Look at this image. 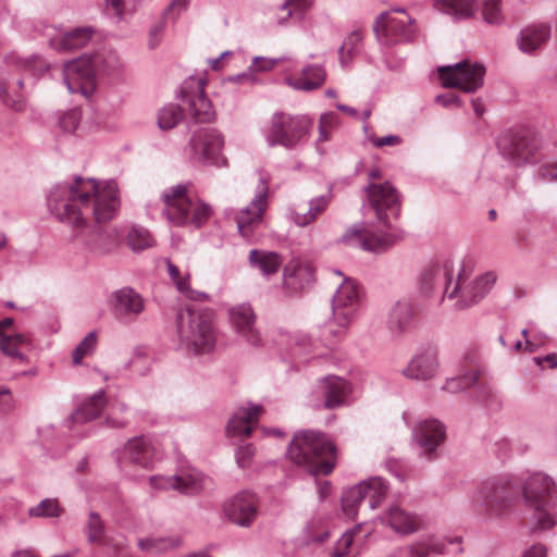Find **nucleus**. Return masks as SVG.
<instances>
[{"label": "nucleus", "mask_w": 557, "mask_h": 557, "mask_svg": "<svg viewBox=\"0 0 557 557\" xmlns=\"http://www.w3.org/2000/svg\"><path fill=\"white\" fill-rule=\"evenodd\" d=\"M47 203L60 222L83 228L91 220L100 224L115 215L120 207L119 188L114 180L100 185L95 178L75 175L71 182L53 185Z\"/></svg>", "instance_id": "f257e3e1"}, {"label": "nucleus", "mask_w": 557, "mask_h": 557, "mask_svg": "<svg viewBox=\"0 0 557 557\" xmlns=\"http://www.w3.org/2000/svg\"><path fill=\"white\" fill-rule=\"evenodd\" d=\"M364 191L375 212V228H366L362 223H356L344 232L341 243L368 252L383 253L404 238V231L391 221L399 218V195L389 182L371 183L364 188Z\"/></svg>", "instance_id": "f03ea898"}, {"label": "nucleus", "mask_w": 557, "mask_h": 557, "mask_svg": "<svg viewBox=\"0 0 557 557\" xmlns=\"http://www.w3.org/2000/svg\"><path fill=\"white\" fill-rule=\"evenodd\" d=\"M287 455L311 475H329L335 467L336 446L321 431L302 430L294 434Z\"/></svg>", "instance_id": "7ed1b4c3"}, {"label": "nucleus", "mask_w": 557, "mask_h": 557, "mask_svg": "<svg viewBox=\"0 0 557 557\" xmlns=\"http://www.w3.org/2000/svg\"><path fill=\"white\" fill-rule=\"evenodd\" d=\"M520 495L529 510H532L533 531H545L556 524L557 486L554 480L542 472H534L523 481L520 479Z\"/></svg>", "instance_id": "20e7f679"}, {"label": "nucleus", "mask_w": 557, "mask_h": 557, "mask_svg": "<svg viewBox=\"0 0 557 557\" xmlns=\"http://www.w3.org/2000/svg\"><path fill=\"white\" fill-rule=\"evenodd\" d=\"M176 324L181 345L188 352L202 355L214 349L216 332L213 310L187 308L178 312Z\"/></svg>", "instance_id": "39448f33"}, {"label": "nucleus", "mask_w": 557, "mask_h": 557, "mask_svg": "<svg viewBox=\"0 0 557 557\" xmlns=\"http://www.w3.org/2000/svg\"><path fill=\"white\" fill-rule=\"evenodd\" d=\"M4 62L13 73L0 78V99L5 107L15 112H21L25 108V99L20 90L24 86L25 78L27 76L36 78L48 71L49 66L37 54L21 58L11 53L4 58Z\"/></svg>", "instance_id": "423d86ee"}, {"label": "nucleus", "mask_w": 557, "mask_h": 557, "mask_svg": "<svg viewBox=\"0 0 557 557\" xmlns=\"http://www.w3.org/2000/svg\"><path fill=\"white\" fill-rule=\"evenodd\" d=\"M190 183H182L165 189L162 200L165 205L164 213L177 226L194 225L200 228L210 218L211 207L188 195Z\"/></svg>", "instance_id": "0eeeda50"}, {"label": "nucleus", "mask_w": 557, "mask_h": 557, "mask_svg": "<svg viewBox=\"0 0 557 557\" xmlns=\"http://www.w3.org/2000/svg\"><path fill=\"white\" fill-rule=\"evenodd\" d=\"M520 485V478L513 474L487 479L473 495L472 502L486 516H502L519 497Z\"/></svg>", "instance_id": "6e6552de"}, {"label": "nucleus", "mask_w": 557, "mask_h": 557, "mask_svg": "<svg viewBox=\"0 0 557 557\" xmlns=\"http://www.w3.org/2000/svg\"><path fill=\"white\" fill-rule=\"evenodd\" d=\"M541 140L528 126H516L497 139V149L502 158L511 166L520 168L539 161Z\"/></svg>", "instance_id": "1a4fd4ad"}, {"label": "nucleus", "mask_w": 557, "mask_h": 557, "mask_svg": "<svg viewBox=\"0 0 557 557\" xmlns=\"http://www.w3.org/2000/svg\"><path fill=\"white\" fill-rule=\"evenodd\" d=\"M360 308V294L357 284L350 280L345 278L336 289L332 298V312L334 323L324 325L320 339L325 346L333 344V339L341 337L346 327L354 321Z\"/></svg>", "instance_id": "9d476101"}, {"label": "nucleus", "mask_w": 557, "mask_h": 557, "mask_svg": "<svg viewBox=\"0 0 557 557\" xmlns=\"http://www.w3.org/2000/svg\"><path fill=\"white\" fill-rule=\"evenodd\" d=\"M311 127L312 120L307 115L275 112L267 133V143L270 147L282 146L294 149L309 135Z\"/></svg>", "instance_id": "9b49d317"}, {"label": "nucleus", "mask_w": 557, "mask_h": 557, "mask_svg": "<svg viewBox=\"0 0 557 557\" xmlns=\"http://www.w3.org/2000/svg\"><path fill=\"white\" fill-rule=\"evenodd\" d=\"M224 137L212 127L196 129L189 140L190 158L205 165L225 166L227 159L223 156Z\"/></svg>", "instance_id": "f8f14e48"}, {"label": "nucleus", "mask_w": 557, "mask_h": 557, "mask_svg": "<svg viewBox=\"0 0 557 557\" xmlns=\"http://www.w3.org/2000/svg\"><path fill=\"white\" fill-rule=\"evenodd\" d=\"M388 491L387 482L381 476H372L351 487L344 490L342 509L349 518H355L358 506L368 500L369 507L375 509L385 499Z\"/></svg>", "instance_id": "ddd939ff"}, {"label": "nucleus", "mask_w": 557, "mask_h": 557, "mask_svg": "<svg viewBox=\"0 0 557 557\" xmlns=\"http://www.w3.org/2000/svg\"><path fill=\"white\" fill-rule=\"evenodd\" d=\"M438 75L445 88H457L471 94L483 86L485 67L481 63L462 60L438 67Z\"/></svg>", "instance_id": "4468645a"}, {"label": "nucleus", "mask_w": 557, "mask_h": 557, "mask_svg": "<svg viewBox=\"0 0 557 557\" xmlns=\"http://www.w3.org/2000/svg\"><path fill=\"white\" fill-rule=\"evenodd\" d=\"M414 20L401 21L389 16L388 11L382 12L373 24V33L382 45L392 46L400 42H412L416 38Z\"/></svg>", "instance_id": "2eb2a0df"}, {"label": "nucleus", "mask_w": 557, "mask_h": 557, "mask_svg": "<svg viewBox=\"0 0 557 557\" xmlns=\"http://www.w3.org/2000/svg\"><path fill=\"white\" fill-rule=\"evenodd\" d=\"M463 282L465 274L463 271H460L454 288L448 294V298L451 299L457 293H460L459 300L456 304L458 309H466L480 302L492 289L496 282V275L493 272H486L466 286H463Z\"/></svg>", "instance_id": "dca6fc26"}, {"label": "nucleus", "mask_w": 557, "mask_h": 557, "mask_svg": "<svg viewBox=\"0 0 557 557\" xmlns=\"http://www.w3.org/2000/svg\"><path fill=\"white\" fill-rule=\"evenodd\" d=\"M226 518L240 528H249L259 515V498L250 491H240L223 505Z\"/></svg>", "instance_id": "f3484780"}, {"label": "nucleus", "mask_w": 557, "mask_h": 557, "mask_svg": "<svg viewBox=\"0 0 557 557\" xmlns=\"http://www.w3.org/2000/svg\"><path fill=\"white\" fill-rule=\"evenodd\" d=\"M95 66L91 58L81 57L64 64L63 81L71 94L88 97L94 90Z\"/></svg>", "instance_id": "a211bd4d"}, {"label": "nucleus", "mask_w": 557, "mask_h": 557, "mask_svg": "<svg viewBox=\"0 0 557 557\" xmlns=\"http://www.w3.org/2000/svg\"><path fill=\"white\" fill-rule=\"evenodd\" d=\"M203 79L184 82L181 88V99L187 101L189 111L197 123H210L215 119L212 103L205 92Z\"/></svg>", "instance_id": "6ab92c4d"}, {"label": "nucleus", "mask_w": 557, "mask_h": 557, "mask_svg": "<svg viewBox=\"0 0 557 557\" xmlns=\"http://www.w3.org/2000/svg\"><path fill=\"white\" fill-rule=\"evenodd\" d=\"M268 183L264 178H261L257 186L255 197L236 216L238 232L246 239H250L252 237L253 224L259 223L262 219L263 212L268 206Z\"/></svg>", "instance_id": "aec40b11"}, {"label": "nucleus", "mask_w": 557, "mask_h": 557, "mask_svg": "<svg viewBox=\"0 0 557 557\" xmlns=\"http://www.w3.org/2000/svg\"><path fill=\"white\" fill-rule=\"evenodd\" d=\"M419 307L409 299L396 301L388 311L386 326L392 336L400 337L411 332L419 321Z\"/></svg>", "instance_id": "412c9836"}, {"label": "nucleus", "mask_w": 557, "mask_h": 557, "mask_svg": "<svg viewBox=\"0 0 557 557\" xmlns=\"http://www.w3.org/2000/svg\"><path fill=\"white\" fill-rule=\"evenodd\" d=\"M483 371L481 358L475 349H468L461 358L459 374L447 379L442 389L449 393H458L471 387L478 382Z\"/></svg>", "instance_id": "4be33fe9"}, {"label": "nucleus", "mask_w": 557, "mask_h": 557, "mask_svg": "<svg viewBox=\"0 0 557 557\" xmlns=\"http://www.w3.org/2000/svg\"><path fill=\"white\" fill-rule=\"evenodd\" d=\"M154 461L156 448L152 441L145 435L128 440L119 456L120 465L129 463L143 469H152Z\"/></svg>", "instance_id": "5701e85b"}, {"label": "nucleus", "mask_w": 557, "mask_h": 557, "mask_svg": "<svg viewBox=\"0 0 557 557\" xmlns=\"http://www.w3.org/2000/svg\"><path fill=\"white\" fill-rule=\"evenodd\" d=\"M318 392L323 398L322 408L333 410L347 405L352 388L344 377L327 375L319 381Z\"/></svg>", "instance_id": "b1692460"}, {"label": "nucleus", "mask_w": 557, "mask_h": 557, "mask_svg": "<svg viewBox=\"0 0 557 557\" xmlns=\"http://www.w3.org/2000/svg\"><path fill=\"white\" fill-rule=\"evenodd\" d=\"M453 280V262L446 260L426 265L419 277V287L424 296H431L437 288H444V296L450 293L448 287Z\"/></svg>", "instance_id": "393cba45"}, {"label": "nucleus", "mask_w": 557, "mask_h": 557, "mask_svg": "<svg viewBox=\"0 0 557 557\" xmlns=\"http://www.w3.org/2000/svg\"><path fill=\"white\" fill-rule=\"evenodd\" d=\"M413 438L422 449V454L432 457L437 447L446 438V428L437 419L420 421L412 431Z\"/></svg>", "instance_id": "a878e982"}, {"label": "nucleus", "mask_w": 557, "mask_h": 557, "mask_svg": "<svg viewBox=\"0 0 557 557\" xmlns=\"http://www.w3.org/2000/svg\"><path fill=\"white\" fill-rule=\"evenodd\" d=\"M315 282V269L309 262L290 261L283 273V285L290 294L309 290Z\"/></svg>", "instance_id": "bb28decb"}, {"label": "nucleus", "mask_w": 557, "mask_h": 557, "mask_svg": "<svg viewBox=\"0 0 557 557\" xmlns=\"http://www.w3.org/2000/svg\"><path fill=\"white\" fill-rule=\"evenodd\" d=\"M232 325L249 345L259 347L262 338L259 331L255 327L256 315L248 304H242L230 310Z\"/></svg>", "instance_id": "cd10ccee"}, {"label": "nucleus", "mask_w": 557, "mask_h": 557, "mask_svg": "<svg viewBox=\"0 0 557 557\" xmlns=\"http://www.w3.org/2000/svg\"><path fill=\"white\" fill-rule=\"evenodd\" d=\"M150 483L154 488L175 490L184 495H197L202 490L201 474L181 473L171 476H151Z\"/></svg>", "instance_id": "c85d7f7f"}, {"label": "nucleus", "mask_w": 557, "mask_h": 557, "mask_svg": "<svg viewBox=\"0 0 557 557\" xmlns=\"http://www.w3.org/2000/svg\"><path fill=\"white\" fill-rule=\"evenodd\" d=\"M552 28L547 23H533L523 27L518 37L517 46L525 54H534L549 40Z\"/></svg>", "instance_id": "c756f323"}, {"label": "nucleus", "mask_w": 557, "mask_h": 557, "mask_svg": "<svg viewBox=\"0 0 557 557\" xmlns=\"http://www.w3.org/2000/svg\"><path fill=\"white\" fill-rule=\"evenodd\" d=\"M95 30L90 26L75 27L49 38V46L59 52H71L85 47Z\"/></svg>", "instance_id": "7c9ffc66"}, {"label": "nucleus", "mask_w": 557, "mask_h": 557, "mask_svg": "<svg viewBox=\"0 0 557 557\" xmlns=\"http://www.w3.org/2000/svg\"><path fill=\"white\" fill-rule=\"evenodd\" d=\"M262 411L261 405H250L248 408L239 407L226 424V435L248 437L252 433L253 423H257Z\"/></svg>", "instance_id": "2f4dec72"}, {"label": "nucleus", "mask_w": 557, "mask_h": 557, "mask_svg": "<svg viewBox=\"0 0 557 557\" xmlns=\"http://www.w3.org/2000/svg\"><path fill=\"white\" fill-rule=\"evenodd\" d=\"M437 368V354L432 349H426L410 360L403 370V374L411 380L426 381L435 375Z\"/></svg>", "instance_id": "473e14b6"}, {"label": "nucleus", "mask_w": 557, "mask_h": 557, "mask_svg": "<svg viewBox=\"0 0 557 557\" xmlns=\"http://www.w3.org/2000/svg\"><path fill=\"white\" fill-rule=\"evenodd\" d=\"M434 5L454 21L473 18L480 11L479 0H434Z\"/></svg>", "instance_id": "72a5a7b5"}, {"label": "nucleus", "mask_w": 557, "mask_h": 557, "mask_svg": "<svg viewBox=\"0 0 557 557\" xmlns=\"http://www.w3.org/2000/svg\"><path fill=\"white\" fill-rule=\"evenodd\" d=\"M114 311L119 317L137 315L144 310L141 296L131 287L119 289L114 294Z\"/></svg>", "instance_id": "f704fd0d"}, {"label": "nucleus", "mask_w": 557, "mask_h": 557, "mask_svg": "<svg viewBox=\"0 0 557 557\" xmlns=\"http://www.w3.org/2000/svg\"><path fill=\"white\" fill-rule=\"evenodd\" d=\"M325 78L326 73L323 66L309 64L302 69L299 77L287 78L286 82L297 90L311 91L320 88Z\"/></svg>", "instance_id": "c9c22d12"}, {"label": "nucleus", "mask_w": 557, "mask_h": 557, "mask_svg": "<svg viewBox=\"0 0 557 557\" xmlns=\"http://www.w3.org/2000/svg\"><path fill=\"white\" fill-rule=\"evenodd\" d=\"M106 404V392L99 389L92 396L85 399L73 412L72 421L74 423H85L98 418L103 411Z\"/></svg>", "instance_id": "e433bc0d"}, {"label": "nucleus", "mask_w": 557, "mask_h": 557, "mask_svg": "<svg viewBox=\"0 0 557 557\" xmlns=\"http://www.w3.org/2000/svg\"><path fill=\"white\" fill-rule=\"evenodd\" d=\"M333 186H329L327 194L314 197L309 200V208L306 212H295L294 213V222L301 227H306L312 222L317 220L319 215H321L331 203L333 198L332 194Z\"/></svg>", "instance_id": "4c0bfd02"}, {"label": "nucleus", "mask_w": 557, "mask_h": 557, "mask_svg": "<svg viewBox=\"0 0 557 557\" xmlns=\"http://www.w3.org/2000/svg\"><path fill=\"white\" fill-rule=\"evenodd\" d=\"M248 260L251 268L260 270L265 276L276 273L282 263L278 253L258 249L250 250Z\"/></svg>", "instance_id": "58836bf2"}, {"label": "nucleus", "mask_w": 557, "mask_h": 557, "mask_svg": "<svg viewBox=\"0 0 557 557\" xmlns=\"http://www.w3.org/2000/svg\"><path fill=\"white\" fill-rule=\"evenodd\" d=\"M386 521L391 528L398 533L408 534L414 532L417 529L416 517L411 516L398 506L389 507L386 515Z\"/></svg>", "instance_id": "ea45409f"}, {"label": "nucleus", "mask_w": 557, "mask_h": 557, "mask_svg": "<svg viewBox=\"0 0 557 557\" xmlns=\"http://www.w3.org/2000/svg\"><path fill=\"white\" fill-rule=\"evenodd\" d=\"M446 548L444 540L432 536L412 544L409 548V557H442Z\"/></svg>", "instance_id": "a19ab883"}, {"label": "nucleus", "mask_w": 557, "mask_h": 557, "mask_svg": "<svg viewBox=\"0 0 557 557\" xmlns=\"http://www.w3.org/2000/svg\"><path fill=\"white\" fill-rule=\"evenodd\" d=\"M29 345V339L23 334L2 335L0 341L2 354L22 362L26 361V356L21 352V348Z\"/></svg>", "instance_id": "79ce46f5"}, {"label": "nucleus", "mask_w": 557, "mask_h": 557, "mask_svg": "<svg viewBox=\"0 0 557 557\" xmlns=\"http://www.w3.org/2000/svg\"><path fill=\"white\" fill-rule=\"evenodd\" d=\"M182 540L178 536L175 537H146L138 539L137 546L140 550L147 553H164L169 549L176 548L181 545Z\"/></svg>", "instance_id": "37998d69"}, {"label": "nucleus", "mask_w": 557, "mask_h": 557, "mask_svg": "<svg viewBox=\"0 0 557 557\" xmlns=\"http://www.w3.org/2000/svg\"><path fill=\"white\" fill-rule=\"evenodd\" d=\"M86 245L95 252L106 253L114 246V237L103 227H95L86 239Z\"/></svg>", "instance_id": "c03bdc74"}, {"label": "nucleus", "mask_w": 557, "mask_h": 557, "mask_svg": "<svg viewBox=\"0 0 557 557\" xmlns=\"http://www.w3.org/2000/svg\"><path fill=\"white\" fill-rule=\"evenodd\" d=\"M184 117V110L174 103H169L158 112V126L163 129L174 128Z\"/></svg>", "instance_id": "a18cd8bd"}, {"label": "nucleus", "mask_w": 557, "mask_h": 557, "mask_svg": "<svg viewBox=\"0 0 557 557\" xmlns=\"http://www.w3.org/2000/svg\"><path fill=\"white\" fill-rule=\"evenodd\" d=\"M127 243L132 250L141 251L152 247L154 239L147 228L140 225H134L128 232Z\"/></svg>", "instance_id": "49530a36"}, {"label": "nucleus", "mask_w": 557, "mask_h": 557, "mask_svg": "<svg viewBox=\"0 0 557 557\" xmlns=\"http://www.w3.org/2000/svg\"><path fill=\"white\" fill-rule=\"evenodd\" d=\"M363 35L360 29L352 30L344 40L338 49L339 62L346 66L357 53V48L361 44Z\"/></svg>", "instance_id": "de8ad7c7"}, {"label": "nucleus", "mask_w": 557, "mask_h": 557, "mask_svg": "<svg viewBox=\"0 0 557 557\" xmlns=\"http://www.w3.org/2000/svg\"><path fill=\"white\" fill-rule=\"evenodd\" d=\"M62 512L63 508L57 498H45L38 505L28 509L30 518H58Z\"/></svg>", "instance_id": "09e8293b"}, {"label": "nucleus", "mask_w": 557, "mask_h": 557, "mask_svg": "<svg viewBox=\"0 0 557 557\" xmlns=\"http://www.w3.org/2000/svg\"><path fill=\"white\" fill-rule=\"evenodd\" d=\"M483 21L490 25L504 23L502 0H479Z\"/></svg>", "instance_id": "8fccbe9b"}, {"label": "nucleus", "mask_w": 557, "mask_h": 557, "mask_svg": "<svg viewBox=\"0 0 557 557\" xmlns=\"http://www.w3.org/2000/svg\"><path fill=\"white\" fill-rule=\"evenodd\" d=\"M471 387H473L472 397L476 403L483 405L486 408H492L498 405L497 395L493 386L488 383L480 382L478 380V382L474 383V385Z\"/></svg>", "instance_id": "3c124183"}, {"label": "nucleus", "mask_w": 557, "mask_h": 557, "mask_svg": "<svg viewBox=\"0 0 557 557\" xmlns=\"http://www.w3.org/2000/svg\"><path fill=\"white\" fill-rule=\"evenodd\" d=\"M86 535L90 544L101 545L104 536V523L100 515L96 511H90L86 524Z\"/></svg>", "instance_id": "603ef678"}, {"label": "nucleus", "mask_w": 557, "mask_h": 557, "mask_svg": "<svg viewBox=\"0 0 557 557\" xmlns=\"http://www.w3.org/2000/svg\"><path fill=\"white\" fill-rule=\"evenodd\" d=\"M82 112L78 108L58 113V125L64 133L72 134L78 127Z\"/></svg>", "instance_id": "864d4df0"}, {"label": "nucleus", "mask_w": 557, "mask_h": 557, "mask_svg": "<svg viewBox=\"0 0 557 557\" xmlns=\"http://www.w3.org/2000/svg\"><path fill=\"white\" fill-rule=\"evenodd\" d=\"M97 345V333L89 332L75 347L73 350V363L78 366L82 364V360L85 356L94 351Z\"/></svg>", "instance_id": "5fc2aeb1"}, {"label": "nucleus", "mask_w": 557, "mask_h": 557, "mask_svg": "<svg viewBox=\"0 0 557 557\" xmlns=\"http://www.w3.org/2000/svg\"><path fill=\"white\" fill-rule=\"evenodd\" d=\"M168 273L181 293L189 298H194L195 292L190 288L188 275L182 277L178 267L170 261H168Z\"/></svg>", "instance_id": "6e6d98bb"}, {"label": "nucleus", "mask_w": 557, "mask_h": 557, "mask_svg": "<svg viewBox=\"0 0 557 557\" xmlns=\"http://www.w3.org/2000/svg\"><path fill=\"white\" fill-rule=\"evenodd\" d=\"M534 180L541 183L557 184V163L545 162L541 164L534 173Z\"/></svg>", "instance_id": "4d7b16f0"}, {"label": "nucleus", "mask_w": 557, "mask_h": 557, "mask_svg": "<svg viewBox=\"0 0 557 557\" xmlns=\"http://www.w3.org/2000/svg\"><path fill=\"white\" fill-rule=\"evenodd\" d=\"M151 359L139 350L135 351L128 367L139 375H146L150 371Z\"/></svg>", "instance_id": "13d9d810"}, {"label": "nucleus", "mask_w": 557, "mask_h": 557, "mask_svg": "<svg viewBox=\"0 0 557 557\" xmlns=\"http://www.w3.org/2000/svg\"><path fill=\"white\" fill-rule=\"evenodd\" d=\"M255 455V447L251 444L239 446L235 451L236 462L240 468L249 466Z\"/></svg>", "instance_id": "bf43d9fd"}, {"label": "nucleus", "mask_w": 557, "mask_h": 557, "mask_svg": "<svg viewBox=\"0 0 557 557\" xmlns=\"http://www.w3.org/2000/svg\"><path fill=\"white\" fill-rule=\"evenodd\" d=\"M354 542V532H345L337 542L333 557H346Z\"/></svg>", "instance_id": "052dcab7"}, {"label": "nucleus", "mask_w": 557, "mask_h": 557, "mask_svg": "<svg viewBox=\"0 0 557 557\" xmlns=\"http://www.w3.org/2000/svg\"><path fill=\"white\" fill-rule=\"evenodd\" d=\"M435 102L441 104L444 108L459 107L460 98L456 94L446 92V94L437 95L435 98Z\"/></svg>", "instance_id": "680f3d73"}, {"label": "nucleus", "mask_w": 557, "mask_h": 557, "mask_svg": "<svg viewBox=\"0 0 557 557\" xmlns=\"http://www.w3.org/2000/svg\"><path fill=\"white\" fill-rule=\"evenodd\" d=\"M278 63V60L274 59H267L263 57H256L252 60V66L262 72L271 71L275 67V65Z\"/></svg>", "instance_id": "e2e57ef3"}, {"label": "nucleus", "mask_w": 557, "mask_h": 557, "mask_svg": "<svg viewBox=\"0 0 557 557\" xmlns=\"http://www.w3.org/2000/svg\"><path fill=\"white\" fill-rule=\"evenodd\" d=\"M189 1L190 0H172L166 10L164 11V16H166L175 10L176 15L173 18H177V16L187 9Z\"/></svg>", "instance_id": "0e129e2a"}, {"label": "nucleus", "mask_w": 557, "mask_h": 557, "mask_svg": "<svg viewBox=\"0 0 557 557\" xmlns=\"http://www.w3.org/2000/svg\"><path fill=\"white\" fill-rule=\"evenodd\" d=\"M310 4L311 0H285L281 5V9L286 10L293 7L295 10L304 12L310 7Z\"/></svg>", "instance_id": "69168bd1"}, {"label": "nucleus", "mask_w": 557, "mask_h": 557, "mask_svg": "<svg viewBox=\"0 0 557 557\" xmlns=\"http://www.w3.org/2000/svg\"><path fill=\"white\" fill-rule=\"evenodd\" d=\"M108 9L112 10V14L121 20L124 14V0H104Z\"/></svg>", "instance_id": "338daca9"}, {"label": "nucleus", "mask_w": 557, "mask_h": 557, "mask_svg": "<svg viewBox=\"0 0 557 557\" xmlns=\"http://www.w3.org/2000/svg\"><path fill=\"white\" fill-rule=\"evenodd\" d=\"M523 557H546V547L543 544H535L530 547Z\"/></svg>", "instance_id": "774afa93"}]
</instances>
